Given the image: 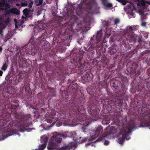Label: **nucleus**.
Masks as SVG:
<instances>
[{
    "label": "nucleus",
    "mask_w": 150,
    "mask_h": 150,
    "mask_svg": "<svg viewBox=\"0 0 150 150\" xmlns=\"http://www.w3.org/2000/svg\"><path fill=\"white\" fill-rule=\"evenodd\" d=\"M1 103L2 104L1 105V108H0V126L5 125L8 123V124H9L8 128L12 129L13 127L18 128L21 126L27 127L32 125L31 122H28L29 119H31V114H28L22 115L18 114L16 112L14 114L16 121H12L8 123L11 118L8 116L6 117L4 109L6 108L7 104L8 103V101L6 98L1 100Z\"/></svg>",
    "instance_id": "obj_1"
},
{
    "label": "nucleus",
    "mask_w": 150,
    "mask_h": 150,
    "mask_svg": "<svg viewBox=\"0 0 150 150\" xmlns=\"http://www.w3.org/2000/svg\"><path fill=\"white\" fill-rule=\"evenodd\" d=\"M96 4L95 0H79L78 1L77 4L79 8L76 10V13L83 20L76 24L77 30L82 29L83 31L86 32L89 30L88 28H87L86 27L87 22V19L89 14L92 13V8Z\"/></svg>",
    "instance_id": "obj_2"
},
{
    "label": "nucleus",
    "mask_w": 150,
    "mask_h": 150,
    "mask_svg": "<svg viewBox=\"0 0 150 150\" xmlns=\"http://www.w3.org/2000/svg\"><path fill=\"white\" fill-rule=\"evenodd\" d=\"M69 137L72 138L73 140L76 142L79 143H83L88 139L87 137L79 138L75 132H71L69 133L67 131L61 133L59 132H54L53 133V136L51 137L50 142L47 146L48 150H53L57 149L62 141V138Z\"/></svg>",
    "instance_id": "obj_3"
},
{
    "label": "nucleus",
    "mask_w": 150,
    "mask_h": 150,
    "mask_svg": "<svg viewBox=\"0 0 150 150\" xmlns=\"http://www.w3.org/2000/svg\"><path fill=\"white\" fill-rule=\"evenodd\" d=\"M117 132V130L114 127L108 126L105 129V134H103V127L98 125L96 127L95 130L92 131V134L91 135V136L88 140L89 141H93L96 138L97 139L94 142L86 144L85 146H86L89 145L93 146L95 142H100L105 138L110 139L113 138L114 134Z\"/></svg>",
    "instance_id": "obj_4"
},
{
    "label": "nucleus",
    "mask_w": 150,
    "mask_h": 150,
    "mask_svg": "<svg viewBox=\"0 0 150 150\" xmlns=\"http://www.w3.org/2000/svg\"><path fill=\"white\" fill-rule=\"evenodd\" d=\"M25 52L26 54L34 56L36 52V50L34 48V46L30 43L22 47L19 49L17 52L18 55L19 56L18 59L20 61L23 62L25 61L24 57Z\"/></svg>",
    "instance_id": "obj_5"
},
{
    "label": "nucleus",
    "mask_w": 150,
    "mask_h": 150,
    "mask_svg": "<svg viewBox=\"0 0 150 150\" xmlns=\"http://www.w3.org/2000/svg\"><path fill=\"white\" fill-rule=\"evenodd\" d=\"M134 127V125L129 124L127 126L124 127L121 129L119 133V137L118 139L120 144H122L125 139L128 140L130 139L129 136Z\"/></svg>",
    "instance_id": "obj_6"
},
{
    "label": "nucleus",
    "mask_w": 150,
    "mask_h": 150,
    "mask_svg": "<svg viewBox=\"0 0 150 150\" xmlns=\"http://www.w3.org/2000/svg\"><path fill=\"white\" fill-rule=\"evenodd\" d=\"M11 5L9 4L6 0H0V11L5 10V14L6 15H10V14H18L19 11L16 8H10Z\"/></svg>",
    "instance_id": "obj_7"
},
{
    "label": "nucleus",
    "mask_w": 150,
    "mask_h": 150,
    "mask_svg": "<svg viewBox=\"0 0 150 150\" xmlns=\"http://www.w3.org/2000/svg\"><path fill=\"white\" fill-rule=\"evenodd\" d=\"M133 28L132 26H127L126 28V32L122 35L120 39L123 43L126 44L129 42H134L135 39L133 36Z\"/></svg>",
    "instance_id": "obj_8"
},
{
    "label": "nucleus",
    "mask_w": 150,
    "mask_h": 150,
    "mask_svg": "<svg viewBox=\"0 0 150 150\" xmlns=\"http://www.w3.org/2000/svg\"><path fill=\"white\" fill-rule=\"evenodd\" d=\"M94 101H91V99H89L88 107L89 114L95 117L96 120L99 118V112L100 110L97 108V105L94 103Z\"/></svg>",
    "instance_id": "obj_9"
},
{
    "label": "nucleus",
    "mask_w": 150,
    "mask_h": 150,
    "mask_svg": "<svg viewBox=\"0 0 150 150\" xmlns=\"http://www.w3.org/2000/svg\"><path fill=\"white\" fill-rule=\"evenodd\" d=\"M102 37V34L98 32L96 35V39H94L92 37L91 38L88 43L89 45H90V48L95 49L96 47H98L99 46V42L100 41Z\"/></svg>",
    "instance_id": "obj_10"
},
{
    "label": "nucleus",
    "mask_w": 150,
    "mask_h": 150,
    "mask_svg": "<svg viewBox=\"0 0 150 150\" xmlns=\"http://www.w3.org/2000/svg\"><path fill=\"white\" fill-rule=\"evenodd\" d=\"M77 121L81 122L80 124H83L84 125V126L82 127V131L84 133H86L87 132L86 131V127L91 123L90 121L88 120H86L85 118L81 117L78 118Z\"/></svg>",
    "instance_id": "obj_11"
},
{
    "label": "nucleus",
    "mask_w": 150,
    "mask_h": 150,
    "mask_svg": "<svg viewBox=\"0 0 150 150\" xmlns=\"http://www.w3.org/2000/svg\"><path fill=\"white\" fill-rule=\"evenodd\" d=\"M111 86L115 90L116 93H120L123 88L122 85L119 82L117 81L113 82L111 84Z\"/></svg>",
    "instance_id": "obj_12"
},
{
    "label": "nucleus",
    "mask_w": 150,
    "mask_h": 150,
    "mask_svg": "<svg viewBox=\"0 0 150 150\" xmlns=\"http://www.w3.org/2000/svg\"><path fill=\"white\" fill-rule=\"evenodd\" d=\"M13 134V132L10 129L4 130L0 132V137L1 136V139L4 140L8 137L12 135Z\"/></svg>",
    "instance_id": "obj_13"
},
{
    "label": "nucleus",
    "mask_w": 150,
    "mask_h": 150,
    "mask_svg": "<svg viewBox=\"0 0 150 150\" xmlns=\"http://www.w3.org/2000/svg\"><path fill=\"white\" fill-rule=\"evenodd\" d=\"M130 64L131 65L129 68L130 73L132 74H134L136 73L138 65L137 63L133 62H132Z\"/></svg>",
    "instance_id": "obj_14"
},
{
    "label": "nucleus",
    "mask_w": 150,
    "mask_h": 150,
    "mask_svg": "<svg viewBox=\"0 0 150 150\" xmlns=\"http://www.w3.org/2000/svg\"><path fill=\"white\" fill-rule=\"evenodd\" d=\"M45 121L47 122V123L50 124L48 125L47 124V126L48 127H50L53 126L57 120H54V119L53 118H52L50 119H46L45 120Z\"/></svg>",
    "instance_id": "obj_15"
},
{
    "label": "nucleus",
    "mask_w": 150,
    "mask_h": 150,
    "mask_svg": "<svg viewBox=\"0 0 150 150\" xmlns=\"http://www.w3.org/2000/svg\"><path fill=\"white\" fill-rule=\"evenodd\" d=\"M74 147V145H72L71 144H65L61 148L62 150H70V149H72Z\"/></svg>",
    "instance_id": "obj_16"
},
{
    "label": "nucleus",
    "mask_w": 150,
    "mask_h": 150,
    "mask_svg": "<svg viewBox=\"0 0 150 150\" xmlns=\"http://www.w3.org/2000/svg\"><path fill=\"white\" fill-rule=\"evenodd\" d=\"M111 120L110 118V115H105L104 117V120L103 122L106 125L109 124Z\"/></svg>",
    "instance_id": "obj_17"
},
{
    "label": "nucleus",
    "mask_w": 150,
    "mask_h": 150,
    "mask_svg": "<svg viewBox=\"0 0 150 150\" xmlns=\"http://www.w3.org/2000/svg\"><path fill=\"white\" fill-rule=\"evenodd\" d=\"M30 11L29 8H25L23 11V14L25 17H29L30 16H29V14Z\"/></svg>",
    "instance_id": "obj_18"
},
{
    "label": "nucleus",
    "mask_w": 150,
    "mask_h": 150,
    "mask_svg": "<svg viewBox=\"0 0 150 150\" xmlns=\"http://www.w3.org/2000/svg\"><path fill=\"white\" fill-rule=\"evenodd\" d=\"M107 0H102L103 4L104 6L107 7H111L112 6V4L110 3L107 2Z\"/></svg>",
    "instance_id": "obj_19"
},
{
    "label": "nucleus",
    "mask_w": 150,
    "mask_h": 150,
    "mask_svg": "<svg viewBox=\"0 0 150 150\" xmlns=\"http://www.w3.org/2000/svg\"><path fill=\"white\" fill-rule=\"evenodd\" d=\"M113 121L114 122L115 124L118 126H120V123L119 117H116V118L114 117L113 119Z\"/></svg>",
    "instance_id": "obj_20"
},
{
    "label": "nucleus",
    "mask_w": 150,
    "mask_h": 150,
    "mask_svg": "<svg viewBox=\"0 0 150 150\" xmlns=\"http://www.w3.org/2000/svg\"><path fill=\"white\" fill-rule=\"evenodd\" d=\"M77 84H74L71 85L69 87V89L72 91H74L77 88Z\"/></svg>",
    "instance_id": "obj_21"
},
{
    "label": "nucleus",
    "mask_w": 150,
    "mask_h": 150,
    "mask_svg": "<svg viewBox=\"0 0 150 150\" xmlns=\"http://www.w3.org/2000/svg\"><path fill=\"white\" fill-rule=\"evenodd\" d=\"M89 74L88 73H86L82 76V79L85 80L86 81H88L89 80L88 78L89 77Z\"/></svg>",
    "instance_id": "obj_22"
},
{
    "label": "nucleus",
    "mask_w": 150,
    "mask_h": 150,
    "mask_svg": "<svg viewBox=\"0 0 150 150\" xmlns=\"http://www.w3.org/2000/svg\"><path fill=\"white\" fill-rule=\"evenodd\" d=\"M80 96L79 98H78V102L81 103L83 100H84L85 99V98L84 97V95L83 94H82L81 93L80 95H79Z\"/></svg>",
    "instance_id": "obj_23"
},
{
    "label": "nucleus",
    "mask_w": 150,
    "mask_h": 150,
    "mask_svg": "<svg viewBox=\"0 0 150 150\" xmlns=\"http://www.w3.org/2000/svg\"><path fill=\"white\" fill-rule=\"evenodd\" d=\"M146 51H144L142 53V58H144L145 59H146L148 58L149 55L146 53Z\"/></svg>",
    "instance_id": "obj_24"
},
{
    "label": "nucleus",
    "mask_w": 150,
    "mask_h": 150,
    "mask_svg": "<svg viewBox=\"0 0 150 150\" xmlns=\"http://www.w3.org/2000/svg\"><path fill=\"white\" fill-rule=\"evenodd\" d=\"M117 49L115 47H113L110 50V53L111 54H113L116 53L117 51Z\"/></svg>",
    "instance_id": "obj_25"
},
{
    "label": "nucleus",
    "mask_w": 150,
    "mask_h": 150,
    "mask_svg": "<svg viewBox=\"0 0 150 150\" xmlns=\"http://www.w3.org/2000/svg\"><path fill=\"white\" fill-rule=\"evenodd\" d=\"M12 86H10L7 87L5 89V91L9 94L12 93Z\"/></svg>",
    "instance_id": "obj_26"
},
{
    "label": "nucleus",
    "mask_w": 150,
    "mask_h": 150,
    "mask_svg": "<svg viewBox=\"0 0 150 150\" xmlns=\"http://www.w3.org/2000/svg\"><path fill=\"white\" fill-rule=\"evenodd\" d=\"M50 43L49 42L47 41H45L44 42L43 47L44 48H48L50 47Z\"/></svg>",
    "instance_id": "obj_27"
},
{
    "label": "nucleus",
    "mask_w": 150,
    "mask_h": 150,
    "mask_svg": "<svg viewBox=\"0 0 150 150\" xmlns=\"http://www.w3.org/2000/svg\"><path fill=\"white\" fill-rule=\"evenodd\" d=\"M103 25L106 28L109 25V21H104L103 22Z\"/></svg>",
    "instance_id": "obj_28"
},
{
    "label": "nucleus",
    "mask_w": 150,
    "mask_h": 150,
    "mask_svg": "<svg viewBox=\"0 0 150 150\" xmlns=\"http://www.w3.org/2000/svg\"><path fill=\"white\" fill-rule=\"evenodd\" d=\"M24 74V72H21L18 74V76L20 78H23Z\"/></svg>",
    "instance_id": "obj_29"
},
{
    "label": "nucleus",
    "mask_w": 150,
    "mask_h": 150,
    "mask_svg": "<svg viewBox=\"0 0 150 150\" xmlns=\"http://www.w3.org/2000/svg\"><path fill=\"white\" fill-rule=\"evenodd\" d=\"M7 68V66L5 64H4L1 68V70L5 71Z\"/></svg>",
    "instance_id": "obj_30"
},
{
    "label": "nucleus",
    "mask_w": 150,
    "mask_h": 150,
    "mask_svg": "<svg viewBox=\"0 0 150 150\" xmlns=\"http://www.w3.org/2000/svg\"><path fill=\"white\" fill-rule=\"evenodd\" d=\"M19 106V105H14V104H11V107L13 109H16Z\"/></svg>",
    "instance_id": "obj_31"
},
{
    "label": "nucleus",
    "mask_w": 150,
    "mask_h": 150,
    "mask_svg": "<svg viewBox=\"0 0 150 150\" xmlns=\"http://www.w3.org/2000/svg\"><path fill=\"white\" fill-rule=\"evenodd\" d=\"M120 22V20L118 18L115 19L114 21V23L115 25H117Z\"/></svg>",
    "instance_id": "obj_32"
},
{
    "label": "nucleus",
    "mask_w": 150,
    "mask_h": 150,
    "mask_svg": "<svg viewBox=\"0 0 150 150\" xmlns=\"http://www.w3.org/2000/svg\"><path fill=\"white\" fill-rule=\"evenodd\" d=\"M33 4V2L32 1H31L28 4V7L29 8H31Z\"/></svg>",
    "instance_id": "obj_33"
},
{
    "label": "nucleus",
    "mask_w": 150,
    "mask_h": 150,
    "mask_svg": "<svg viewBox=\"0 0 150 150\" xmlns=\"http://www.w3.org/2000/svg\"><path fill=\"white\" fill-rule=\"evenodd\" d=\"M28 5V4L25 2H22L21 4V6H27Z\"/></svg>",
    "instance_id": "obj_34"
},
{
    "label": "nucleus",
    "mask_w": 150,
    "mask_h": 150,
    "mask_svg": "<svg viewBox=\"0 0 150 150\" xmlns=\"http://www.w3.org/2000/svg\"><path fill=\"white\" fill-rule=\"evenodd\" d=\"M83 56V55L81 54L80 55V57L79 59H78V60L79 63H80V62L81 61V60L82 59Z\"/></svg>",
    "instance_id": "obj_35"
},
{
    "label": "nucleus",
    "mask_w": 150,
    "mask_h": 150,
    "mask_svg": "<svg viewBox=\"0 0 150 150\" xmlns=\"http://www.w3.org/2000/svg\"><path fill=\"white\" fill-rule=\"evenodd\" d=\"M147 75L150 76V68H149L147 70L146 72Z\"/></svg>",
    "instance_id": "obj_36"
},
{
    "label": "nucleus",
    "mask_w": 150,
    "mask_h": 150,
    "mask_svg": "<svg viewBox=\"0 0 150 150\" xmlns=\"http://www.w3.org/2000/svg\"><path fill=\"white\" fill-rule=\"evenodd\" d=\"M39 3L38 5H41L43 2V0H38Z\"/></svg>",
    "instance_id": "obj_37"
},
{
    "label": "nucleus",
    "mask_w": 150,
    "mask_h": 150,
    "mask_svg": "<svg viewBox=\"0 0 150 150\" xmlns=\"http://www.w3.org/2000/svg\"><path fill=\"white\" fill-rule=\"evenodd\" d=\"M141 25L143 26H145L146 25V23L145 22H142L141 24Z\"/></svg>",
    "instance_id": "obj_38"
},
{
    "label": "nucleus",
    "mask_w": 150,
    "mask_h": 150,
    "mask_svg": "<svg viewBox=\"0 0 150 150\" xmlns=\"http://www.w3.org/2000/svg\"><path fill=\"white\" fill-rule=\"evenodd\" d=\"M109 141L106 140L104 142V144L105 145H107L109 144Z\"/></svg>",
    "instance_id": "obj_39"
},
{
    "label": "nucleus",
    "mask_w": 150,
    "mask_h": 150,
    "mask_svg": "<svg viewBox=\"0 0 150 150\" xmlns=\"http://www.w3.org/2000/svg\"><path fill=\"white\" fill-rule=\"evenodd\" d=\"M147 116L150 119V111L149 112H147Z\"/></svg>",
    "instance_id": "obj_40"
},
{
    "label": "nucleus",
    "mask_w": 150,
    "mask_h": 150,
    "mask_svg": "<svg viewBox=\"0 0 150 150\" xmlns=\"http://www.w3.org/2000/svg\"><path fill=\"white\" fill-rule=\"evenodd\" d=\"M71 16H75V14L73 12V11H72L71 12Z\"/></svg>",
    "instance_id": "obj_41"
},
{
    "label": "nucleus",
    "mask_w": 150,
    "mask_h": 150,
    "mask_svg": "<svg viewBox=\"0 0 150 150\" xmlns=\"http://www.w3.org/2000/svg\"><path fill=\"white\" fill-rule=\"evenodd\" d=\"M68 73L67 72H63L62 73V74H63V75H64V74H66V75H67V74H68Z\"/></svg>",
    "instance_id": "obj_42"
},
{
    "label": "nucleus",
    "mask_w": 150,
    "mask_h": 150,
    "mask_svg": "<svg viewBox=\"0 0 150 150\" xmlns=\"http://www.w3.org/2000/svg\"><path fill=\"white\" fill-rule=\"evenodd\" d=\"M3 74V72L2 71L0 70V76H2Z\"/></svg>",
    "instance_id": "obj_43"
},
{
    "label": "nucleus",
    "mask_w": 150,
    "mask_h": 150,
    "mask_svg": "<svg viewBox=\"0 0 150 150\" xmlns=\"http://www.w3.org/2000/svg\"><path fill=\"white\" fill-rule=\"evenodd\" d=\"M33 128H29L28 129V131H30L31 130H32V129H33Z\"/></svg>",
    "instance_id": "obj_44"
},
{
    "label": "nucleus",
    "mask_w": 150,
    "mask_h": 150,
    "mask_svg": "<svg viewBox=\"0 0 150 150\" xmlns=\"http://www.w3.org/2000/svg\"><path fill=\"white\" fill-rule=\"evenodd\" d=\"M2 49V48L1 47H0V52L1 51Z\"/></svg>",
    "instance_id": "obj_45"
},
{
    "label": "nucleus",
    "mask_w": 150,
    "mask_h": 150,
    "mask_svg": "<svg viewBox=\"0 0 150 150\" xmlns=\"http://www.w3.org/2000/svg\"><path fill=\"white\" fill-rule=\"evenodd\" d=\"M56 150H62V149H61V148H60L59 149H57Z\"/></svg>",
    "instance_id": "obj_46"
},
{
    "label": "nucleus",
    "mask_w": 150,
    "mask_h": 150,
    "mask_svg": "<svg viewBox=\"0 0 150 150\" xmlns=\"http://www.w3.org/2000/svg\"><path fill=\"white\" fill-rule=\"evenodd\" d=\"M16 25H15V27H16Z\"/></svg>",
    "instance_id": "obj_47"
},
{
    "label": "nucleus",
    "mask_w": 150,
    "mask_h": 150,
    "mask_svg": "<svg viewBox=\"0 0 150 150\" xmlns=\"http://www.w3.org/2000/svg\"><path fill=\"white\" fill-rule=\"evenodd\" d=\"M142 13H143V12H142Z\"/></svg>",
    "instance_id": "obj_48"
},
{
    "label": "nucleus",
    "mask_w": 150,
    "mask_h": 150,
    "mask_svg": "<svg viewBox=\"0 0 150 150\" xmlns=\"http://www.w3.org/2000/svg\"><path fill=\"white\" fill-rule=\"evenodd\" d=\"M138 90L139 91V89H138Z\"/></svg>",
    "instance_id": "obj_49"
},
{
    "label": "nucleus",
    "mask_w": 150,
    "mask_h": 150,
    "mask_svg": "<svg viewBox=\"0 0 150 150\" xmlns=\"http://www.w3.org/2000/svg\"><path fill=\"white\" fill-rule=\"evenodd\" d=\"M18 5V4H16V5Z\"/></svg>",
    "instance_id": "obj_50"
},
{
    "label": "nucleus",
    "mask_w": 150,
    "mask_h": 150,
    "mask_svg": "<svg viewBox=\"0 0 150 150\" xmlns=\"http://www.w3.org/2000/svg\"><path fill=\"white\" fill-rule=\"evenodd\" d=\"M33 11V10L32 11Z\"/></svg>",
    "instance_id": "obj_51"
}]
</instances>
